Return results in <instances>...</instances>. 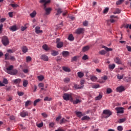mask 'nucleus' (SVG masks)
Wrapping results in <instances>:
<instances>
[{"label": "nucleus", "instance_id": "obj_12", "mask_svg": "<svg viewBox=\"0 0 131 131\" xmlns=\"http://www.w3.org/2000/svg\"><path fill=\"white\" fill-rule=\"evenodd\" d=\"M8 84L9 83V81H8V79L7 78H4L3 79V83L2 82V81H0V86H5V84Z\"/></svg>", "mask_w": 131, "mask_h": 131}, {"label": "nucleus", "instance_id": "obj_13", "mask_svg": "<svg viewBox=\"0 0 131 131\" xmlns=\"http://www.w3.org/2000/svg\"><path fill=\"white\" fill-rule=\"evenodd\" d=\"M40 3L41 4H42L43 3H44L43 4V6L45 7V8L47 7V5H48V4H50V3H51V0H40Z\"/></svg>", "mask_w": 131, "mask_h": 131}, {"label": "nucleus", "instance_id": "obj_6", "mask_svg": "<svg viewBox=\"0 0 131 131\" xmlns=\"http://www.w3.org/2000/svg\"><path fill=\"white\" fill-rule=\"evenodd\" d=\"M56 42L57 43V48H58V49H61V48L63 47V42L60 41V38H57L56 39Z\"/></svg>", "mask_w": 131, "mask_h": 131}, {"label": "nucleus", "instance_id": "obj_25", "mask_svg": "<svg viewBox=\"0 0 131 131\" xmlns=\"http://www.w3.org/2000/svg\"><path fill=\"white\" fill-rule=\"evenodd\" d=\"M13 83H15V84H19L20 82H21V79H16L13 81Z\"/></svg>", "mask_w": 131, "mask_h": 131}, {"label": "nucleus", "instance_id": "obj_8", "mask_svg": "<svg viewBox=\"0 0 131 131\" xmlns=\"http://www.w3.org/2000/svg\"><path fill=\"white\" fill-rule=\"evenodd\" d=\"M13 68H14V66L11 65L9 67L6 68L4 70L5 72H7V73H8V74H10L12 70H13Z\"/></svg>", "mask_w": 131, "mask_h": 131}, {"label": "nucleus", "instance_id": "obj_23", "mask_svg": "<svg viewBox=\"0 0 131 131\" xmlns=\"http://www.w3.org/2000/svg\"><path fill=\"white\" fill-rule=\"evenodd\" d=\"M22 52L24 53V54H26L27 52H28V48H27V47L24 46L21 48Z\"/></svg>", "mask_w": 131, "mask_h": 131}, {"label": "nucleus", "instance_id": "obj_32", "mask_svg": "<svg viewBox=\"0 0 131 131\" xmlns=\"http://www.w3.org/2000/svg\"><path fill=\"white\" fill-rule=\"evenodd\" d=\"M90 119H91V118L88 116H84L81 119L82 120H90Z\"/></svg>", "mask_w": 131, "mask_h": 131}, {"label": "nucleus", "instance_id": "obj_10", "mask_svg": "<svg viewBox=\"0 0 131 131\" xmlns=\"http://www.w3.org/2000/svg\"><path fill=\"white\" fill-rule=\"evenodd\" d=\"M35 32L36 34H40L42 33V30H40V27L39 26H37L35 28Z\"/></svg>", "mask_w": 131, "mask_h": 131}, {"label": "nucleus", "instance_id": "obj_61", "mask_svg": "<svg viewBox=\"0 0 131 131\" xmlns=\"http://www.w3.org/2000/svg\"><path fill=\"white\" fill-rule=\"evenodd\" d=\"M126 49L128 52H131V47L130 46H126Z\"/></svg>", "mask_w": 131, "mask_h": 131}, {"label": "nucleus", "instance_id": "obj_33", "mask_svg": "<svg viewBox=\"0 0 131 131\" xmlns=\"http://www.w3.org/2000/svg\"><path fill=\"white\" fill-rule=\"evenodd\" d=\"M69 55V52L68 51H63L62 52V55L63 57H67Z\"/></svg>", "mask_w": 131, "mask_h": 131}, {"label": "nucleus", "instance_id": "obj_52", "mask_svg": "<svg viewBox=\"0 0 131 131\" xmlns=\"http://www.w3.org/2000/svg\"><path fill=\"white\" fill-rule=\"evenodd\" d=\"M27 29V27H26V25H25V26L21 27V31H25V30H26Z\"/></svg>", "mask_w": 131, "mask_h": 131}, {"label": "nucleus", "instance_id": "obj_22", "mask_svg": "<svg viewBox=\"0 0 131 131\" xmlns=\"http://www.w3.org/2000/svg\"><path fill=\"white\" fill-rule=\"evenodd\" d=\"M42 49L45 50V51H50V50H51V48H50L47 44H45L42 46Z\"/></svg>", "mask_w": 131, "mask_h": 131}, {"label": "nucleus", "instance_id": "obj_34", "mask_svg": "<svg viewBox=\"0 0 131 131\" xmlns=\"http://www.w3.org/2000/svg\"><path fill=\"white\" fill-rule=\"evenodd\" d=\"M30 16H31L32 18H34V17L36 16V11H34L32 13L30 14Z\"/></svg>", "mask_w": 131, "mask_h": 131}, {"label": "nucleus", "instance_id": "obj_36", "mask_svg": "<svg viewBox=\"0 0 131 131\" xmlns=\"http://www.w3.org/2000/svg\"><path fill=\"white\" fill-rule=\"evenodd\" d=\"M102 48L103 49H105V51H106V52H109L110 51H112V48H108L104 46H102Z\"/></svg>", "mask_w": 131, "mask_h": 131}, {"label": "nucleus", "instance_id": "obj_4", "mask_svg": "<svg viewBox=\"0 0 131 131\" xmlns=\"http://www.w3.org/2000/svg\"><path fill=\"white\" fill-rule=\"evenodd\" d=\"M115 110L117 111V114H123V113H124V108L122 107H116Z\"/></svg>", "mask_w": 131, "mask_h": 131}, {"label": "nucleus", "instance_id": "obj_57", "mask_svg": "<svg viewBox=\"0 0 131 131\" xmlns=\"http://www.w3.org/2000/svg\"><path fill=\"white\" fill-rule=\"evenodd\" d=\"M77 58H78L77 56H74L73 57L72 59V62H73V61H76V60H77Z\"/></svg>", "mask_w": 131, "mask_h": 131}, {"label": "nucleus", "instance_id": "obj_46", "mask_svg": "<svg viewBox=\"0 0 131 131\" xmlns=\"http://www.w3.org/2000/svg\"><path fill=\"white\" fill-rule=\"evenodd\" d=\"M57 11V13L56 14V15H58L59 14H61V13H62V10H61L60 8H58L56 10Z\"/></svg>", "mask_w": 131, "mask_h": 131}, {"label": "nucleus", "instance_id": "obj_11", "mask_svg": "<svg viewBox=\"0 0 131 131\" xmlns=\"http://www.w3.org/2000/svg\"><path fill=\"white\" fill-rule=\"evenodd\" d=\"M116 91L118 93H122V92L125 91V88L123 86H120L117 88Z\"/></svg>", "mask_w": 131, "mask_h": 131}, {"label": "nucleus", "instance_id": "obj_19", "mask_svg": "<svg viewBox=\"0 0 131 131\" xmlns=\"http://www.w3.org/2000/svg\"><path fill=\"white\" fill-rule=\"evenodd\" d=\"M114 61H115V62L116 63V64H118V65L121 64V60L118 57H116L114 59Z\"/></svg>", "mask_w": 131, "mask_h": 131}, {"label": "nucleus", "instance_id": "obj_2", "mask_svg": "<svg viewBox=\"0 0 131 131\" xmlns=\"http://www.w3.org/2000/svg\"><path fill=\"white\" fill-rule=\"evenodd\" d=\"M103 114L104 118H108L112 115V112L109 110H104L103 111Z\"/></svg>", "mask_w": 131, "mask_h": 131}, {"label": "nucleus", "instance_id": "obj_28", "mask_svg": "<svg viewBox=\"0 0 131 131\" xmlns=\"http://www.w3.org/2000/svg\"><path fill=\"white\" fill-rule=\"evenodd\" d=\"M62 69L66 72H70V69H69V68H68V67H63Z\"/></svg>", "mask_w": 131, "mask_h": 131}, {"label": "nucleus", "instance_id": "obj_18", "mask_svg": "<svg viewBox=\"0 0 131 131\" xmlns=\"http://www.w3.org/2000/svg\"><path fill=\"white\" fill-rule=\"evenodd\" d=\"M44 9L46 11V15H50V13H51V11H52V8H48L44 7Z\"/></svg>", "mask_w": 131, "mask_h": 131}, {"label": "nucleus", "instance_id": "obj_53", "mask_svg": "<svg viewBox=\"0 0 131 131\" xmlns=\"http://www.w3.org/2000/svg\"><path fill=\"white\" fill-rule=\"evenodd\" d=\"M31 60H32L31 57L27 56L26 57V61H27V62H30V61H31Z\"/></svg>", "mask_w": 131, "mask_h": 131}, {"label": "nucleus", "instance_id": "obj_38", "mask_svg": "<svg viewBox=\"0 0 131 131\" xmlns=\"http://www.w3.org/2000/svg\"><path fill=\"white\" fill-rule=\"evenodd\" d=\"M16 51V50L15 49H8L7 50V53H14V52Z\"/></svg>", "mask_w": 131, "mask_h": 131}, {"label": "nucleus", "instance_id": "obj_14", "mask_svg": "<svg viewBox=\"0 0 131 131\" xmlns=\"http://www.w3.org/2000/svg\"><path fill=\"white\" fill-rule=\"evenodd\" d=\"M76 98H77L75 100H73V101H71V102H72L73 103V104H78V103L81 102V100L79 99L80 98L79 96L76 97Z\"/></svg>", "mask_w": 131, "mask_h": 131}, {"label": "nucleus", "instance_id": "obj_54", "mask_svg": "<svg viewBox=\"0 0 131 131\" xmlns=\"http://www.w3.org/2000/svg\"><path fill=\"white\" fill-rule=\"evenodd\" d=\"M64 122H67V120H66V119H65L64 118H63L60 122V124H62V123H64Z\"/></svg>", "mask_w": 131, "mask_h": 131}, {"label": "nucleus", "instance_id": "obj_39", "mask_svg": "<svg viewBox=\"0 0 131 131\" xmlns=\"http://www.w3.org/2000/svg\"><path fill=\"white\" fill-rule=\"evenodd\" d=\"M125 120H126V119L125 118H123V119H120L118 122V123H122L123 122H124V121H125Z\"/></svg>", "mask_w": 131, "mask_h": 131}, {"label": "nucleus", "instance_id": "obj_27", "mask_svg": "<svg viewBox=\"0 0 131 131\" xmlns=\"http://www.w3.org/2000/svg\"><path fill=\"white\" fill-rule=\"evenodd\" d=\"M103 97L102 94H99V96L95 97V101H99V100H101V99Z\"/></svg>", "mask_w": 131, "mask_h": 131}, {"label": "nucleus", "instance_id": "obj_16", "mask_svg": "<svg viewBox=\"0 0 131 131\" xmlns=\"http://www.w3.org/2000/svg\"><path fill=\"white\" fill-rule=\"evenodd\" d=\"M41 60L43 61H49V57L45 54H43L40 57Z\"/></svg>", "mask_w": 131, "mask_h": 131}, {"label": "nucleus", "instance_id": "obj_50", "mask_svg": "<svg viewBox=\"0 0 131 131\" xmlns=\"http://www.w3.org/2000/svg\"><path fill=\"white\" fill-rule=\"evenodd\" d=\"M123 2V0H119L116 2V5H121Z\"/></svg>", "mask_w": 131, "mask_h": 131}, {"label": "nucleus", "instance_id": "obj_63", "mask_svg": "<svg viewBox=\"0 0 131 131\" xmlns=\"http://www.w3.org/2000/svg\"><path fill=\"white\" fill-rule=\"evenodd\" d=\"M17 94H18V96H23V95H24V93H23L22 92H18Z\"/></svg>", "mask_w": 131, "mask_h": 131}, {"label": "nucleus", "instance_id": "obj_60", "mask_svg": "<svg viewBox=\"0 0 131 131\" xmlns=\"http://www.w3.org/2000/svg\"><path fill=\"white\" fill-rule=\"evenodd\" d=\"M64 82H69L70 81V79L69 78H66L64 80Z\"/></svg>", "mask_w": 131, "mask_h": 131}, {"label": "nucleus", "instance_id": "obj_3", "mask_svg": "<svg viewBox=\"0 0 131 131\" xmlns=\"http://www.w3.org/2000/svg\"><path fill=\"white\" fill-rule=\"evenodd\" d=\"M2 41L4 45V46H8L9 45V41L8 37L5 36L2 37Z\"/></svg>", "mask_w": 131, "mask_h": 131}, {"label": "nucleus", "instance_id": "obj_41", "mask_svg": "<svg viewBox=\"0 0 131 131\" xmlns=\"http://www.w3.org/2000/svg\"><path fill=\"white\" fill-rule=\"evenodd\" d=\"M108 68L109 69L113 70L114 68H115V64H109Z\"/></svg>", "mask_w": 131, "mask_h": 131}, {"label": "nucleus", "instance_id": "obj_55", "mask_svg": "<svg viewBox=\"0 0 131 131\" xmlns=\"http://www.w3.org/2000/svg\"><path fill=\"white\" fill-rule=\"evenodd\" d=\"M100 55H105L106 54V51L105 50H101L99 52Z\"/></svg>", "mask_w": 131, "mask_h": 131}, {"label": "nucleus", "instance_id": "obj_20", "mask_svg": "<svg viewBox=\"0 0 131 131\" xmlns=\"http://www.w3.org/2000/svg\"><path fill=\"white\" fill-rule=\"evenodd\" d=\"M76 115H77V116L78 117H81V116H83V115H84L85 114H83L81 112H77V111H76L75 112Z\"/></svg>", "mask_w": 131, "mask_h": 131}, {"label": "nucleus", "instance_id": "obj_15", "mask_svg": "<svg viewBox=\"0 0 131 131\" xmlns=\"http://www.w3.org/2000/svg\"><path fill=\"white\" fill-rule=\"evenodd\" d=\"M10 30L11 31H16L18 30L19 29L17 27V26L16 25H14L9 28Z\"/></svg>", "mask_w": 131, "mask_h": 131}, {"label": "nucleus", "instance_id": "obj_29", "mask_svg": "<svg viewBox=\"0 0 131 131\" xmlns=\"http://www.w3.org/2000/svg\"><path fill=\"white\" fill-rule=\"evenodd\" d=\"M74 88H75V89H76V90H79L80 89H82V88H83V85L79 86V85L75 84Z\"/></svg>", "mask_w": 131, "mask_h": 131}, {"label": "nucleus", "instance_id": "obj_58", "mask_svg": "<svg viewBox=\"0 0 131 131\" xmlns=\"http://www.w3.org/2000/svg\"><path fill=\"white\" fill-rule=\"evenodd\" d=\"M55 125V123L51 122L49 124L50 127H54V126Z\"/></svg>", "mask_w": 131, "mask_h": 131}, {"label": "nucleus", "instance_id": "obj_26", "mask_svg": "<svg viewBox=\"0 0 131 131\" xmlns=\"http://www.w3.org/2000/svg\"><path fill=\"white\" fill-rule=\"evenodd\" d=\"M78 76L79 77V78H81V77H83L84 76V74L82 73V72H79L77 73Z\"/></svg>", "mask_w": 131, "mask_h": 131}, {"label": "nucleus", "instance_id": "obj_51", "mask_svg": "<svg viewBox=\"0 0 131 131\" xmlns=\"http://www.w3.org/2000/svg\"><path fill=\"white\" fill-rule=\"evenodd\" d=\"M108 11H109V8L108 7L105 8L103 10V13L106 14V13H108Z\"/></svg>", "mask_w": 131, "mask_h": 131}, {"label": "nucleus", "instance_id": "obj_42", "mask_svg": "<svg viewBox=\"0 0 131 131\" xmlns=\"http://www.w3.org/2000/svg\"><path fill=\"white\" fill-rule=\"evenodd\" d=\"M98 78L96 76H92L91 77L92 81H97Z\"/></svg>", "mask_w": 131, "mask_h": 131}, {"label": "nucleus", "instance_id": "obj_5", "mask_svg": "<svg viewBox=\"0 0 131 131\" xmlns=\"http://www.w3.org/2000/svg\"><path fill=\"white\" fill-rule=\"evenodd\" d=\"M118 19H119V17H118V16L112 15L110 16V21L111 23H114L115 22H116L117 21H118Z\"/></svg>", "mask_w": 131, "mask_h": 131}, {"label": "nucleus", "instance_id": "obj_24", "mask_svg": "<svg viewBox=\"0 0 131 131\" xmlns=\"http://www.w3.org/2000/svg\"><path fill=\"white\" fill-rule=\"evenodd\" d=\"M68 39L70 41H73V40H74V37L73 36V35L70 34L68 37Z\"/></svg>", "mask_w": 131, "mask_h": 131}, {"label": "nucleus", "instance_id": "obj_56", "mask_svg": "<svg viewBox=\"0 0 131 131\" xmlns=\"http://www.w3.org/2000/svg\"><path fill=\"white\" fill-rule=\"evenodd\" d=\"M82 60H88L89 59V57H88V55H84V56L82 58Z\"/></svg>", "mask_w": 131, "mask_h": 131}, {"label": "nucleus", "instance_id": "obj_9", "mask_svg": "<svg viewBox=\"0 0 131 131\" xmlns=\"http://www.w3.org/2000/svg\"><path fill=\"white\" fill-rule=\"evenodd\" d=\"M84 32V29H83V28L77 29L75 31V33H76V34H81L82 33H83Z\"/></svg>", "mask_w": 131, "mask_h": 131}, {"label": "nucleus", "instance_id": "obj_64", "mask_svg": "<svg viewBox=\"0 0 131 131\" xmlns=\"http://www.w3.org/2000/svg\"><path fill=\"white\" fill-rule=\"evenodd\" d=\"M51 100H52V99L49 98L48 97H45L44 99V101H51Z\"/></svg>", "mask_w": 131, "mask_h": 131}, {"label": "nucleus", "instance_id": "obj_17", "mask_svg": "<svg viewBox=\"0 0 131 131\" xmlns=\"http://www.w3.org/2000/svg\"><path fill=\"white\" fill-rule=\"evenodd\" d=\"M29 114L27 112H25V111H22L20 112V116L21 117H26V116H28Z\"/></svg>", "mask_w": 131, "mask_h": 131}, {"label": "nucleus", "instance_id": "obj_47", "mask_svg": "<svg viewBox=\"0 0 131 131\" xmlns=\"http://www.w3.org/2000/svg\"><path fill=\"white\" fill-rule=\"evenodd\" d=\"M117 129L118 131H122L123 130V127H122V126H118L117 127Z\"/></svg>", "mask_w": 131, "mask_h": 131}, {"label": "nucleus", "instance_id": "obj_59", "mask_svg": "<svg viewBox=\"0 0 131 131\" xmlns=\"http://www.w3.org/2000/svg\"><path fill=\"white\" fill-rule=\"evenodd\" d=\"M88 24H89V22H88V21H85L83 22V26H88Z\"/></svg>", "mask_w": 131, "mask_h": 131}, {"label": "nucleus", "instance_id": "obj_44", "mask_svg": "<svg viewBox=\"0 0 131 131\" xmlns=\"http://www.w3.org/2000/svg\"><path fill=\"white\" fill-rule=\"evenodd\" d=\"M41 99H38L35 100L34 101V106H36V104H37L38 103V102H40Z\"/></svg>", "mask_w": 131, "mask_h": 131}, {"label": "nucleus", "instance_id": "obj_30", "mask_svg": "<svg viewBox=\"0 0 131 131\" xmlns=\"http://www.w3.org/2000/svg\"><path fill=\"white\" fill-rule=\"evenodd\" d=\"M37 78L39 81H42L45 79V77L43 75H40L37 77Z\"/></svg>", "mask_w": 131, "mask_h": 131}, {"label": "nucleus", "instance_id": "obj_7", "mask_svg": "<svg viewBox=\"0 0 131 131\" xmlns=\"http://www.w3.org/2000/svg\"><path fill=\"white\" fill-rule=\"evenodd\" d=\"M9 56H10V54L9 53L5 54V60H11V61H15L16 60V58H15V57L11 56L10 58Z\"/></svg>", "mask_w": 131, "mask_h": 131}, {"label": "nucleus", "instance_id": "obj_1", "mask_svg": "<svg viewBox=\"0 0 131 131\" xmlns=\"http://www.w3.org/2000/svg\"><path fill=\"white\" fill-rule=\"evenodd\" d=\"M73 94L72 93H65L63 94V98L65 101H73Z\"/></svg>", "mask_w": 131, "mask_h": 131}, {"label": "nucleus", "instance_id": "obj_45", "mask_svg": "<svg viewBox=\"0 0 131 131\" xmlns=\"http://www.w3.org/2000/svg\"><path fill=\"white\" fill-rule=\"evenodd\" d=\"M36 126H37V127H42L43 126V122H41L40 123L36 124Z\"/></svg>", "mask_w": 131, "mask_h": 131}, {"label": "nucleus", "instance_id": "obj_48", "mask_svg": "<svg viewBox=\"0 0 131 131\" xmlns=\"http://www.w3.org/2000/svg\"><path fill=\"white\" fill-rule=\"evenodd\" d=\"M106 93L107 94H111V93H112V89L111 88H107L106 89Z\"/></svg>", "mask_w": 131, "mask_h": 131}, {"label": "nucleus", "instance_id": "obj_21", "mask_svg": "<svg viewBox=\"0 0 131 131\" xmlns=\"http://www.w3.org/2000/svg\"><path fill=\"white\" fill-rule=\"evenodd\" d=\"M17 73L18 70H17L16 69H14L11 71L9 74H10L11 75H16V74H17Z\"/></svg>", "mask_w": 131, "mask_h": 131}, {"label": "nucleus", "instance_id": "obj_31", "mask_svg": "<svg viewBox=\"0 0 131 131\" xmlns=\"http://www.w3.org/2000/svg\"><path fill=\"white\" fill-rule=\"evenodd\" d=\"M32 103V102L31 101L28 100L25 102V106L27 107L29 106V105H31Z\"/></svg>", "mask_w": 131, "mask_h": 131}, {"label": "nucleus", "instance_id": "obj_62", "mask_svg": "<svg viewBox=\"0 0 131 131\" xmlns=\"http://www.w3.org/2000/svg\"><path fill=\"white\" fill-rule=\"evenodd\" d=\"M8 15L10 18H13V12H9Z\"/></svg>", "mask_w": 131, "mask_h": 131}, {"label": "nucleus", "instance_id": "obj_37", "mask_svg": "<svg viewBox=\"0 0 131 131\" xmlns=\"http://www.w3.org/2000/svg\"><path fill=\"white\" fill-rule=\"evenodd\" d=\"M51 54L52 56H57V55H59V52L58 51H53L52 53Z\"/></svg>", "mask_w": 131, "mask_h": 131}, {"label": "nucleus", "instance_id": "obj_40", "mask_svg": "<svg viewBox=\"0 0 131 131\" xmlns=\"http://www.w3.org/2000/svg\"><path fill=\"white\" fill-rule=\"evenodd\" d=\"M27 84H28V81L27 80H24L23 83V85L25 88H26V86H27Z\"/></svg>", "mask_w": 131, "mask_h": 131}, {"label": "nucleus", "instance_id": "obj_49", "mask_svg": "<svg viewBox=\"0 0 131 131\" xmlns=\"http://www.w3.org/2000/svg\"><path fill=\"white\" fill-rule=\"evenodd\" d=\"M99 88H100V85L99 84L92 85V89H99Z\"/></svg>", "mask_w": 131, "mask_h": 131}, {"label": "nucleus", "instance_id": "obj_43", "mask_svg": "<svg viewBox=\"0 0 131 131\" xmlns=\"http://www.w3.org/2000/svg\"><path fill=\"white\" fill-rule=\"evenodd\" d=\"M121 11L120 10V9L117 8L116 9V11L114 12V14H120Z\"/></svg>", "mask_w": 131, "mask_h": 131}, {"label": "nucleus", "instance_id": "obj_35", "mask_svg": "<svg viewBox=\"0 0 131 131\" xmlns=\"http://www.w3.org/2000/svg\"><path fill=\"white\" fill-rule=\"evenodd\" d=\"M89 50H90L89 46H85L82 49L83 52H86V51H89Z\"/></svg>", "mask_w": 131, "mask_h": 131}]
</instances>
